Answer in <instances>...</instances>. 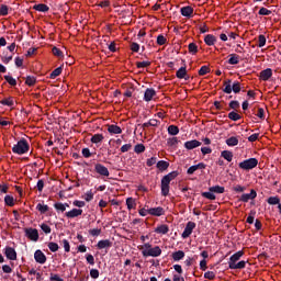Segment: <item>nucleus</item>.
<instances>
[{
	"mask_svg": "<svg viewBox=\"0 0 281 281\" xmlns=\"http://www.w3.org/2000/svg\"><path fill=\"white\" fill-rule=\"evenodd\" d=\"M186 74H187L186 67H181V68L177 71L176 76H177V78L182 79V78H186Z\"/></svg>",
	"mask_w": 281,
	"mask_h": 281,
	"instance_id": "obj_45",
	"label": "nucleus"
},
{
	"mask_svg": "<svg viewBox=\"0 0 281 281\" xmlns=\"http://www.w3.org/2000/svg\"><path fill=\"white\" fill-rule=\"evenodd\" d=\"M228 119L232 120L233 122H238V120H240V114L236 112H231L228 113Z\"/></svg>",
	"mask_w": 281,
	"mask_h": 281,
	"instance_id": "obj_41",
	"label": "nucleus"
},
{
	"mask_svg": "<svg viewBox=\"0 0 281 281\" xmlns=\"http://www.w3.org/2000/svg\"><path fill=\"white\" fill-rule=\"evenodd\" d=\"M157 44L158 45H166V37L164 35H158Z\"/></svg>",
	"mask_w": 281,
	"mask_h": 281,
	"instance_id": "obj_60",
	"label": "nucleus"
},
{
	"mask_svg": "<svg viewBox=\"0 0 281 281\" xmlns=\"http://www.w3.org/2000/svg\"><path fill=\"white\" fill-rule=\"evenodd\" d=\"M189 52L190 54H196V52H199V46L194 43L189 44Z\"/></svg>",
	"mask_w": 281,
	"mask_h": 281,
	"instance_id": "obj_49",
	"label": "nucleus"
},
{
	"mask_svg": "<svg viewBox=\"0 0 281 281\" xmlns=\"http://www.w3.org/2000/svg\"><path fill=\"white\" fill-rule=\"evenodd\" d=\"M210 192H215V194H223L225 192V187H221V186H215V187H211Z\"/></svg>",
	"mask_w": 281,
	"mask_h": 281,
	"instance_id": "obj_29",
	"label": "nucleus"
},
{
	"mask_svg": "<svg viewBox=\"0 0 281 281\" xmlns=\"http://www.w3.org/2000/svg\"><path fill=\"white\" fill-rule=\"evenodd\" d=\"M85 201H93V192L92 191H88L85 194Z\"/></svg>",
	"mask_w": 281,
	"mask_h": 281,
	"instance_id": "obj_58",
	"label": "nucleus"
},
{
	"mask_svg": "<svg viewBox=\"0 0 281 281\" xmlns=\"http://www.w3.org/2000/svg\"><path fill=\"white\" fill-rule=\"evenodd\" d=\"M34 259L40 265H45V262H47V257H45V254H43V251H41V250L35 251Z\"/></svg>",
	"mask_w": 281,
	"mask_h": 281,
	"instance_id": "obj_9",
	"label": "nucleus"
},
{
	"mask_svg": "<svg viewBox=\"0 0 281 281\" xmlns=\"http://www.w3.org/2000/svg\"><path fill=\"white\" fill-rule=\"evenodd\" d=\"M0 104H2L3 106H14V98L9 97L7 99H2L0 101Z\"/></svg>",
	"mask_w": 281,
	"mask_h": 281,
	"instance_id": "obj_25",
	"label": "nucleus"
},
{
	"mask_svg": "<svg viewBox=\"0 0 281 281\" xmlns=\"http://www.w3.org/2000/svg\"><path fill=\"white\" fill-rule=\"evenodd\" d=\"M48 249H49L50 251H53V252L58 251V249H59L58 244H56V243H54V241H50V243L48 244Z\"/></svg>",
	"mask_w": 281,
	"mask_h": 281,
	"instance_id": "obj_52",
	"label": "nucleus"
},
{
	"mask_svg": "<svg viewBox=\"0 0 281 281\" xmlns=\"http://www.w3.org/2000/svg\"><path fill=\"white\" fill-rule=\"evenodd\" d=\"M138 249L140 250L143 258H159V256H161V247H153V244L150 243H145L138 246Z\"/></svg>",
	"mask_w": 281,
	"mask_h": 281,
	"instance_id": "obj_1",
	"label": "nucleus"
},
{
	"mask_svg": "<svg viewBox=\"0 0 281 281\" xmlns=\"http://www.w3.org/2000/svg\"><path fill=\"white\" fill-rule=\"evenodd\" d=\"M41 229L44 232V234H52V227L47 224H42Z\"/></svg>",
	"mask_w": 281,
	"mask_h": 281,
	"instance_id": "obj_55",
	"label": "nucleus"
},
{
	"mask_svg": "<svg viewBox=\"0 0 281 281\" xmlns=\"http://www.w3.org/2000/svg\"><path fill=\"white\" fill-rule=\"evenodd\" d=\"M177 171H172L168 173L167 176H164L161 179V194L162 196H168L170 194V181H173V179H177L178 177Z\"/></svg>",
	"mask_w": 281,
	"mask_h": 281,
	"instance_id": "obj_3",
	"label": "nucleus"
},
{
	"mask_svg": "<svg viewBox=\"0 0 281 281\" xmlns=\"http://www.w3.org/2000/svg\"><path fill=\"white\" fill-rule=\"evenodd\" d=\"M224 93H232L233 88H232V81L229 79H227L226 81H224Z\"/></svg>",
	"mask_w": 281,
	"mask_h": 281,
	"instance_id": "obj_33",
	"label": "nucleus"
},
{
	"mask_svg": "<svg viewBox=\"0 0 281 281\" xmlns=\"http://www.w3.org/2000/svg\"><path fill=\"white\" fill-rule=\"evenodd\" d=\"M169 135H179V127L176 125H170L168 127Z\"/></svg>",
	"mask_w": 281,
	"mask_h": 281,
	"instance_id": "obj_37",
	"label": "nucleus"
},
{
	"mask_svg": "<svg viewBox=\"0 0 281 281\" xmlns=\"http://www.w3.org/2000/svg\"><path fill=\"white\" fill-rule=\"evenodd\" d=\"M167 144L169 146H177L179 144V139L177 137H171L167 139Z\"/></svg>",
	"mask_w": 281,
	"mask_h": 281,
	"instance_id": "obj_51",
	"label": "nucleus"
},
{
	"mask_svg": "<svg viewBox=\"0 0 281 281\" xmlns=\"http://www.w3.org/2000/svg\"><path fill=\"white\" fill-rule=\"evenodd\" d=\"M204 43H206V45H209L210 47H212V45H214L216 43V36L209 34L204 37Z\"/></svg>",
	"mask_w": 281,
	"mask_h": 281,
	"instance_id": "obj_21",
	"label": "nucleus"
},
{
	"mask_svg": "<svg viewBox=\"0 0 281 281\" xmlns=\"http://www.w3.org/2000/svg\"><path fill=\"white\" fill-rule=\"evenodd\" d=\"M269 205H280V198L278 196H270L268 199Z\"/></svg>",
	"mask_w": 281,
	"mask_h": 281,
	"instance_id": "obj_38",
	"label": "nucleus"
},
{
	"mask_svg": "<svg viewBox=\"0 0 281 281\" xmlns=\"http://www.w3.org/2000/svg\"><path fill=\"white\" fill-rule=\"evenodd\" d=\"M25 236L29 237L30 240L36 243L38 240V229L36 228H25Z\"/></svg>",
	"mask_w": 281,
	"mask_h": 281,
	"instance_id": "obj_6",
	"label": "nucleus"
},
{
	"mask_svg": "<svg viewBox=\"0 0 281 281\" xmlns=\"http://www.w3.org/2000/svg\"><path fill=\"white\" fill-rule=\"evenodd\" d=\"M104 140V136L102 135V134H94L92 137H91V139H90V142L92 143V144H100L101 142H103Z\"/></svg>",
	"mask_w": 281,
	"mask_h": 281,
	"instance_id": "obj_27",
	"label": "nucleus"
},
{
	"mask_svg": "<svg viewBox=\"0 0 281 281\" xmlns=\"http://www.w3.org/2000/svg\"><path fill=\"white\" fill-rule=\"evenodd\" d=\"M131 49H132V52H139V44H137V43H132L131 44Z\"/></svg>",
	"mask_w": 281,
	"mask_h": 281,
	"instance_id": "obj_64",
	"label": "nucleus"
},
{
	"mask_svg": "<svg viewBox=\"0 0 281 281\" xmlns=\"http://www.w3.org/2000/svg\"><path fill=\"white\" fill-rule=\"evenodd\" d=\"M240 63V57L236 54H231L228 59V65H238Z\"/></svg>",
	"mask_w": 281,
	"mask_h": 281,
	"instance_id": "obj_26",
	"label": "nucleus"
},
{
	"mask_svg": "<svg viewBox=\"0 0 281 281\" xmlns=\"http://www.w3.org/2000/svg\"><path fill=\"white\" fill-rule=\"evenodd\" d=\"M72 204L75 205V207H85L86 205L85 201H78V200H75Z\"/></svg>",
	"mask_w": 281,
	"mask_h": 281,
	"instance_id": "obj_63",
	"label": "nucleus"
},
{
	"mask_svg": "<svg viewBox=\"0 0 281 281\" xmlns=\"http://www.w3.org/2000/svg\"><path fill=\"white\" fill-rule=\"evenodd\" d=\"M54 207H55V210H57V212H65V210H67V207H69V204H67V203H55Z\"/></svg>",
	"mask_w": 281,
	"mask_h": 281,
	"instance_id": "obj_30",
	"label": "nucleus"
},
{
	"mask_svg": "<svg viewBox=\"0 0 281 281\" xmlns=\"http://www.w3.org/2000/svg\"><path fill=\"white\" fill-rule=\"evenodd\" d=\"M131 148H133V145L131 144H125L121 147V153H128V150H131Z\"/></svg>",
	"mask_w": 281,
	"mask_h": 281,
	"instance_id": "obj_59",
	"label": "nucleus"
},
{
	"mask_svg": "<svg viewBox=\"0 0 281 281\" xmlns=\"http://www.w3.org/2000/svg\"><path fill=\"white\" fill-rule=\"evenodd\" d=\"M61 245L64 246V249L67 254L71 251V246L69 245V240L67 239L61 240Z\"/></svg>",
	"mask_w": 281,
	"mask_h": 281,
	"instance_id": "obj_46",
	"label": "nucleus"
},
{
	"mask_svg": "<svg viewBox=\"0 0 281 281\" xmlns=\"http://www.w3.org/2000/svg\"><path fill=\"white\" fill-rule=\"evenodd\" d=\"M256 166H258V159H256V158H249V159H246V160L239 162V168L241 170H254V168H256Z\"/></svg>",
	"mask_w": 281,
	"mask_h": 281,
	"instance_id": "obj_5",
	"label": "nucleus"
},
{
	"mask_svg": "<svg viewBox=\"0 0 281 281\" xmlns=\"http://www.w3.org/2000/svg\"><path fill=\"white\" fill-rule=\"evenodd\" d=\"M4 255L7 256L8 260H16V250L12 247H7L4 249Z\"/></svg>",
	"mask_w": 281,
	"mask_h": 281,
	"instance_id": "obj_12",
	"label": "nucleus"
},
{
	"mask_svg": "<svg viewBox=\"0 0 281 281\" xmlns=\"http://www.w3.org/2000/svg\"><path fill=\"white\" fill-rule=\"evenodd\" d=\"M4 80H7L11 87H16V79H14L12 76H4Z\"/></svg>",
	"mask_w": 281,
	"mask_h": 281,
	"instance_id": "obj_44",
	"label": "nucleus"
},
{
	"mask_svg": "<svg viewBox=\"0 0 281 281\" xmlns=\"http://www.w3.org/2000/svg\"><path fill=\"white\" fill-rule=\"evenodd\" d=\"M271 76H273V71L271 70V68H267L260 72V79L263 81L269 80Z\"/></svg>",
	"mask_w": 281,
	"mask_h": 281,
	"instance_id": "obj_16",
	"label": "nucleus"
},
{
	"mask_svg": "<svg viewBox=\"0 0 281 281\" xmlns=\"http://www.w3.org/2000/svg\"><path fill=\"white\" fill-rule=\"evenodd\" d=\"M90 234L91 236H100V234H102V229H99V228L90 229Z\"/></svg>",
	"mask_w": 281,
	"mask_h": 281,
	"instance_id": "obj_61",
	"label": "nucleus"
},
{
	"mask_svg": "<svg viewBox=\"0 0 281 281\" xmlns=\"http://www.w3.org/2000/svg\"><path fill=\"white\" fill-rule=\"evenodd\" d=\"M0 15H1V16H8V5L2 4V5L0 7Z\"/></svg>",
	"mask_w": 281,
	"mask_h": 281,
	"instance_id": "obj_56",
	"label": "nucleus"
},
{
	"mask_svg": "<svg viewBox=\"0 0 281 281\" xmlns=\"http://www.w3.org/2000/svg\"><path fill=\"white\" fill-rule=\"evenodd\" d=\"M4 203H5V205H9V207H12V205H14V196L5 195Z\"/></svg>",
	"mask_w": 281,
	"mask_h": 281,
	"instance_id": "obj_36",
	"label": "nucleus"
},
{
	"mask_svg": "<svg viewBox=\"0 0 281 281\" xmlns=\"http://www.w3.org/2000/svg\"><path fill=\"white\" fill-rule=\"evenodd\" d=\"M33 10H36L37 12H49V7H47V4L40 3L35 4Z\"/></svg>",
	"mask_w": 281,
	"mask_h": 281,
	"instance_id": "obj_23",
	"label": "nucleus"
},
{
	"mask_svg": "<svg viewBox=\"0 0 281 281\" xmlns=\"http://www.w3.org/2000/svg\"><path fill=\"white\" fill-rule=\"evenodd\" d=\"M157 164V158L156 157H151L149 159H147V166L150 168V166H155Z\"/></svg>",
	"mask_w": 281,
	"mask_h": 281,
	"instance_id": "obj_62",
	"label": "nucleus"
},
{
	"mask_svg": "<svg viewBox=\"0 0 281 281\" xmlns=\"http://www.w3.org/2000/svg\"><path fill=\"white\" fill-rule=\"evenodd\" d=\"M221 155L226 159V161H232L234 159V154L229 150H223Z\"/></svg>",
	"mask_w": 281,
	"mask_h": 281,
	"instance_id": "obj_31",
	"label": "nucleus"
},
{
	"mask_svg": "<svg viewBox=\"0 0 281 281\" xmlns=\"http://www.w3.org/2000/svg\"><path fill=\"white\" fill-rule=\"evenodd\" d=\"M156 234H168V232H170V228L168 227V225L162 224L160 226H157L155 228Z\"/></svg>",
	"mask_w": 281,
	"mask_h": 281,
	"instance_id": "obj_20",
	"label": "nucleus"
},
{
	"mask_svg": "<svg viewBox=\"0 0 281 281\" xmlns=\"http://www.w3.org/2000/svg\"><path fill=\"white\" fill-rule=\"evenodd\" d=\"M90 277H91L93 280H98V278H100V271H98V269H91V270H90Z\"/></svg>",
	"mask_w": 281,
	"mask_h": 281,
	"instance_id": "obj_48",
	"label": "nucleus"
},
{
	"mask_svg": "<svg viewBox=\"0 0 281 281\" xmlns=\"http://www.w3.org/2000/svg\"><path fill=\"white\" fill-rule=\"evenodd\" d=\"M65 216L67 218H76L78 216H82V210L81 209H72L71 211L66 212Z\"/></svg>",
	"mask_w": 281,
	"mask_h": 281,
	"instance_id": "obj_10",
	"label": "nucleus"
},
{
	"mask_svg": "<svg viewBox=\"0 0 281 281\" xmlns=\"http://www.w3.org/2000/svg\"><path fill=\"white\" fill-rule=\"evenodd\" d=\"M202 196H204V199H209L210 201H215L216 200V195L212 191L203 192Z\"/></svg>",
	"mask_w": 281,
	"mask_h": 281,
	"instance_id": "obj_34",
	"label": "nucleus"
},
{
	"mask_svg": "<svg viewBox=\"0 0 281 281\" xmlns=\"http://www.w3.org/2000/svg\"><path fill=\"white\" fill-rule=\"evenodd\" d=\"M265 45H267V37H265V35H259L258 47H265Z\"/></svg>",
	"mask_w": 281,
	"mask_h": 281,
	"instance_id": "obj_43",
	"label": "nucleus"
},
{
	"mask_svg": "<svg viewBox=\"0 0 281 281\" xmlns=\"http://www.w3.org/2000/svg\"><path fill=\"white\" fill-rule=\"evenodd\" d=\"M36 210L41 212V214H45V212H49V206L47 204L38 203Z\"/></svg>",
	"mask_w": 281,
	"mask_h": 281,
	"instance_id": "obj_32",
	"label": "nucleus"
},
{
	"mask_svg": "<svg viewBox=\"0 0 281 281\" xmlns=\"http://www.w3.org/2000/svg\"><path fill=\"white\" fill-rule=\"evenodd\" d=\"M136 66L138 69H144L146 67H150V61H137Z\"/></svg>",
	"mask_w": 281,
	"mask_h": 281,
	"instance_id": "obj_47",
	"label": "nucleus"
},
{
	"mask_svg": "<svg viewBox=\"0 0 281 281\" xmlns=\"http://www.w3.org/2000/svg\"><path fill=\"white\" fill-rule=\"evenodd\" d=\"M149 214L150 216H164V214H166V211L161 206L151 207L149 209Z\"/></svg>",
	"mask_w": 281,
	"mask_h": 281,
	"instance_id": "obj_13",
	"label": "nucleus"
},
{
	"mask_svg": "<svg viewBox=\"0 0 281 281\" xmlns=\"http://www.w3.org/2000/svg\"><path fill=\"white\" fill-rule=\"evenodd\" d=\"M155 95H157V92L155 91V89H147L144 94L145 102H150V100H153Z\"/></svg>",
	"mask_w": 281,
	"mask_h": 281,
	"instance_id": "obj_15",
	"label": "nucleus"
},
{
	"mask_svg": "<svg viewBox=\"0 0 281 281\" xmlns=\"http://www.w3.org/2000/svg\"><path fill=\"white\" fill-rule=\"evenodd\" d=\"M181 14L182 16H191L192 14H194V9H192V7H183L181 9Z\"/></svg>",
	"mask_w": 281,
	"mask_h": 281,
	"instance_id": "obj_22",
	"label": "nucleus"
},
{
	"mask_svg": "<svg viewBox=\"0 0 281 281\" xmlns=\"http://www.w3.org/2000/svg\"><path fill=\"white\" fill-rule=\"evenodd\" d=\"M113 244L111 243V240L109 239H103V240H100L98 244H97V247L98 249H109V247H111Z\"/></svg>",
	"mask_w": 281,
	"mask_h": 281,
	"instance_id": "obj_18",
	"label": "nucleus"
},
{
	"mask_svg": "<svg viewBox=\"0 0 281 281\" xmlns=\"http://www.w3.org/2000/svg\"><path fill=\"white\" fill-rule=\"evenodd\" d=\"M226 144L227 146H238V138L232 136L228 139H226Z\"/></svg>",
	"mask_w": 281,
	"mask_h": 281,
	"instance_id": "obj_35",
	"label": "nucleus"
},
{
	"mask_svg": "<svg viewBox=\"0 0 281 281\" xmlns=\"http://www.w3.org/2000/svg\"><path fill=\"white\" fill-rule=\"evenodd\" d=\"M204 278L206 280H214V278H216V274L212 271H207V272L204 273Z\"/></svg>",
	"mask_w": 281,
	"mask_h": 281,
	"instance_id": "obj_57",
	"label": "nucleus"
},
{
	"mask_svg": "<svg viewBox=\"0 0 281 281\" xmlns=\"http://www.w3.org/2000/svg\"><path fill=\"white\" fill-rule=\"evenodd\" d=\"M257 193L256 191L251 190L250 193H244L240 198V201L244 203H247V201H251L252 199H256Z\"/></svg>",
	"mask_w": 281,
	"mask_h": 281,
	"instance_id": "obj_14",
	"label": "nucleus"
},
{
	"mask_svg": "<svg viewBox=\"0 0 281 281\" xmlns=\"http://www.w3.org/2000/svg\"><path fill=\"white\" fill-rule=\"evenodd\" d=\"M108 132L111 133V135H120L122 134V127L117 125H109Z\"/></svg>",
	"mask_w": 281,
	"mask_h": 281,
	"instance_id": "obj_19",
	"label": "nucleus"
},
{
	"mask_svg": "<svg viewBox=\"0 0 281 281\" xmlns=\"http://www.w3.org/2000/svg\"><path fill=\"white\" fill-rule=\"evenodd\" d=\"M207 74H210V67L202 66L201 69L199 70V76H205Z\"/></svg>",
	"mask_w": 281,
	"mask_h": 281,
	"instance_id": "obj_50",
	"label": "nucleus"
},
{
	"mask_svg": "<svg viewBox=\"0 0 281 281\" xmlns=\"http://www.w3.org/2000/svg\"><path fill=\"white\" fill-rule=\"evenodd\" d=\"M169 166H170V164L168 161H165V160H159L157 162V168H158V170H161V171L168 170Z\"/></svg>",
	"mask_w": 281,
	"mask_h": 281,
	"instance_id": "obj_28",
	"label": "nucleus"
},
{
	"mask_svg": "<svg viewBox=\"0 0 281 281\" xmlns=\"http://www.w3.org/2000/svg\"><path fill=\"white\" fill-rule=\"evenodd\" d=\"M232 89L234 93H240V82L236 81L233 83Z\"/></svg>",
	"mask_w": 281,
	"mask_h": 281,
	"instance_id": "obj_54",
	"label": "nucleus"
},
{
	"mask_svg": "<svg viewBox=\"0 0 281 281\" xmlns=\"http://www.w3.org/2000/svg\"><path fill=\"white\" fill-rule=\"evenodd\" d=\"M245 255V252L243 250H239L237 252H235L228 261V267L229 269H245L247 261L240 260V258H243V256Z\"/></svg>",
	"mask_w": 281,
	"mask_h": 281,
	"instance_id": "obj_2",
	"label": "nucleus"
},
{
	"mask_svg": "<svg viewBox=\"0 0 281 281\" xmlns=\"http://www.w3.org/2000/svg\"><path fill=\"white\" fill-rule=\"evenodd\" d=\"M25 83L29 87H34V85H36V77H33V76L26 77Z\"/></svg>",
	"mask_w": 281,
	"mask_h": 281,
	"instance_id": "obj_39",
	"label": "nucleus"
},
{
	"mask_svg": "<svg viewBox=\"0 0 281 281\" xmlns=\"http://www.w3.org/2000/svg\"><path fill=\"white\" fill-rule=\"evenodd\" d=\"M94 170L98 175H100L101 177H109V175H111L109 172V168H106L104 165L102 164H97L94 165Z\"/></svg>",
	"mask_w": 281,
	"mask_h": 281,
	"instance_id": "obj_8",
	"label": "nucleus"
},
{
	"mask_svg": "<svg viewBox=\"0 0 281 281\" xmlns=\"http://www.w3.org/2000/svg\"><path fill=\"white\" fill-rule=\"evenodd\" d=\"M126 205H127V210H130V211L135 210V207H137V202L133 198H127Z\"/></svg>",
	"mask_w": 281,
	"mask_h": 281,
	"instance_id": "obj_24",
	"label": "nucleus"
},
{
	"mask_svg": "<svg viewBox=\"0 0 281 281\" xmlns=\"http://www.w3.org/2000/svg\"><path fill=\"white\" fill-rule=\"evenodd\" d=\"M144 150H146V147L144 146V144H137V145H135V147H134V151H135L137 155H140V153H144Z\"/></svg>",
	"mask_w": 281,
	"mask_h": 281,
	"instance_id": "obj_40",
	"label": "nucleus"
},
{
	"mask_svg": "<svg viewBox=\"0 0 281 281\" xmlns=\"http://www.w3.org/2000/svg\"><path fill=\"white\" fill-rule=\"evenodd\" d=\"M194 227H196V224L194 222H188L182 233V238H190L192 232L194 231Z\"/></svg>",
	"mask_w": 281,
	"mask_h": 281,
	"instance_id": "obj_7",
	"label": "nucleus"
},
{
	"mask_svg": "<svg viewBox=\"0 0 281 281\" xmlns=\"http://www.w3.org/2000/svg\"><path fill=\"white\" fill-rule=\"evenodd\" d=\"M199 146H201V142L196 139L184 143V148H187V150H194V148H199Z\"/></svg>",
	"mask_w": 281,
	"mask_h": 281,
	"instance_id": "obj_11",
	"label": "nucleus"
},
{
	"mask_svg": "<svg viewBox=\"0 0 281 281\" xmlns=\"http://www.w3.org/2000/svg\"><path fill=\"white\" fill-rule=\"evenodd\" d=\"M171 258L175 260V262H179V260H183V258H186V252H183V250H178L172 252Z\"/></svg>",
	"mask_w": 281,
	"mask_h": 281,
	"instance_id": "obj_17",
	"label": "nucleus"
},
{
	"mask_svg": "<svg viewBox=\"0 0 281 281\" xmlns=\"http://www.w3.org/2000/svg\"><path fill=\"white\" fill-rule=\"evenodd\" d=\"M259 14H260L261 16H269V15L271 14V10H269V9H267V8H261V9L259 10Z\"/></svg>",
	"mask_w": 281,
	"mask_h": 281,
	"instance_id": "obj_53",
	"label": "nucleus"
},
{
	"mask_svg": "<svg viewBox=\"0 0 281 281\" xmlns=\"http://www.w3.org/2000/svg\"><path fill=\"white\" fill-rule=\"evenodd\" d=\"M12 151L15 155H25V153L30 151V144L25 138H22L12 147Z\"/></svg>",
	"mask_w": 281,
	"mask_h": 281,
	"instance_id": "obj_4",
	"label": "nucleus"
},
{
	"mask_svg": "<svg viewBox=\"0 0 281 281\" xmlns=\"http://www.w3.org/2000/svg\"><path fill=\"white\" fill-rule=\"evenodd\" d=\"M63 74V67H58L56 68L52 74H50V78L54 80V78H58V76Z\"/></svg>",
	"mask_w": 281,
	"mask_h": 281,
	"instance_id": "obj_42",
	"label": "nucleus"
}]
</instances>
